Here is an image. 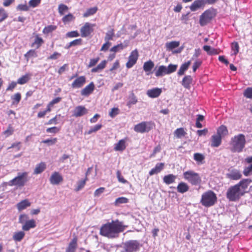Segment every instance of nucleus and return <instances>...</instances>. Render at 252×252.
<instances>
[{"label": "nucleus", "mask_w": 252, "mask_h": 252, "mask_svg": "<svg viewBox=\"0 0 252 252\" xmlns=\"http://www.w3.org/2000/svg\"><path fill=\"white\" fill-rule=\"evenodd\" d=\"M221 143V137L217 134L212 136L211 146L212 147H218Z\"/></svg>", "instance_id": "obj_18"}, {"label": "nucleus", "mask_w": 252, "mask_h": 252, "mask_svg": "<svg viewBox=\"0 0 252 252\" xmlns=\"http://www.w3.org/2000/svg\"><path fill=\"white\" fill-rule=\"evenodd\" d=\"M97 10V7H93L88 9L86 12L84 13L83 16L84 17H87L90 15H94L95 14Z\"/></svg>", "instance_id": "obj_41"}, {"label": "nucleus", "mask_w": 252, "mask_h": 252, "mask_svg": "<svg viewBox=\"0 0 252 252\" xmlns=\"http://www.w3.org/2000/svg\"><path fill=\"white\" fill-rule=\"evenodd\" d=\"M119 113V109L118 108H113L109 113V116L111 118H114Z\"/></svg>", "instance_id": "obj_56"}, {"label": "nucleus", "mask_w": 252, "mask_h": 252, "mask_svg": "<svg viewBox=\"0 0 252 252\" xmlns=\"http://www.w3.org/2000/svg\"><path fill=\"white\" fill-rule=\"evenodd\" d=\"M102 127V125L101 124H97L95 125L94 126L91 127L90 129L88 131H86L85 132V134H91L93 132H95L100 129V128Z\"/></svg>", "instance_id": "obj_39"}, {"label": "nucleus", "mask_w": 252, "mask_h": 252, "mask_svg": "<svg viewBox=\"0 0 252 252\" xmlns=\"http://www.w3.org/2000/svg\"><path fill=\"white\" fill-rule=\"evenodd\" d=\"M180 45L179 41H173L169 42H167L165 44L166 48L168 50H172L178 47Z\"/></svg>", "instance_id": "obj_35"}, {"label": "nucleus", "mask_w": 252, "mask_h": 252, "mask_svg": "<svg viewBox=\"0 0 252 252\" xmlns=\"http://www.w3.org/2000/svg\"><path fill=\"white\" fill-rule=\"evenodd\" d=\"M31 76V74L28 73L23 75L18 79L17 83L21 85L26 83L30 79Z\"/></svg>", "instance_id": "obj_36"}, {"label": "nucleus", "mask_w": 252, "mask_h": 252, "mask_svg": "<svg viewBox=\"0 0 252 252\" xmlns=\"http://www.w3.org/2000/svg\"><path fill=\"white\" fill-rule=\"evenodd\" d=\"M126 148V141L124 139H122L115 144L114 150L116 151H123Z\"/></svg>", "instance_id": "obj_26"}, {"label": "nucleus", "mask_w": 252, "mask_h": 252, "mask_svg": "<svg viewBox=\"0 0 252 252\" xmlns=\"http://www.w3.org/2000/svg\"><path fill=\"white\" fill-rule=\"evenodd\" d=\"M191 63V61H189L184 63L182 64L180 67V69L178 72V74L179 76L183 75L185 72L188 69Z\"/></svg>", "instance_id": "obj_30"}, {"label": "nucleus", "mask_w": 252, "mask_h": 252, "mask_svg": "<svg viewBox=\"0 0 252 252\" xmlns=\"http://www.w3.org/2000/svg\"><path fill=\"white\" fill-rule=\"evenodd\" d=\"M162 92L161 89L155 88L152 89L148 90L147 91V95L151 98H156L159 96Z\"/></svg>", "instance_id": "obj_15"}, {"label": "nucleus", "mask_w": 252, "mask_h": 252, "mask_svg": "<svg viewBox=\"0 0 252 252\" xmlns=\"http://www.w3.org/2000/svg\"><path fill=\"white\" fill-rule=\"evenodd\" d=\"M81 41L82 40L80 38L75 39L73 41L69 43L68 45H66L65 48L66 49H69L71 46L79 45L81 44Z\"/></svg>", "instance_id": "obj_47"}, {"label": "nucleus", "mask_w": 252, "mask_h": 252, "mask_svg": "<svg viewBox=\"0 0 252 252\" xmlns=\"http://www.w3.org/2000/svg\"><path fill=\"white\" fill-rule=\"evenodd\" d=\"M229 178L232 180H238L241 178V174L238 171H233L227 174Z\"/></svg>", "instance_id": "obj_37"}, {"label": "nucleus", "mask_w": 252, "mask_h": 252, "mask_svg": "<svg viewBox=\"0 0 252 252\" xmlns=\"http://www.w3.org/2000/svg\"><path fill=\"white\" fill-rule=\"evenodd\" d=\"M86 82V78L81 76L76 78L71 84L73 88H79L82 87Z\"/></svg>", "instance_id": "obj_13"}, {"label": "nucleus", "mask_w": 252, "mask_h": 252, "mask_svg": "<svg viewBox=\"0 0 252 252\" xmlns=\"http://www.w3.org/2000/svg\"><path fill=\"white\" fill-rule=\"evenodd\" d=\"M178 67L177 64H170L168 66H166V72L167 74H170L175 72Z\"/></svg>", "instance_id": "obj_43"}, {"label": "nucleus", "mask_w": 252, "mask_h": 252, "mask_svg": "<svg viewBox=\"0 0 252 252\" xmlns=\"http://www.w3.org/2000/svg\"><path fill=\"white\" fill-rule=\"evenodd\" d=\"M193 157L194 160L196 161L201 162L204 159V156L199 153H195Z\"/></svg>", "instance_id": "obj_57"}, {"label": "nucleus", "mask_w": 252, "mask_h": 252, "mask_svg": "<svg viewBox=\"0 0 252 252\" xmlns=\"http://www.w3.org/2000/svg\"><path fill=\"white\" fill-rule=\"evenodd\" d=\"M252 182V180L250 179H245L241 180L238 184H236L238 185L239 189L243 192V194L246 192L245 190L247 189L249 185Z\"/></svg>", "instance_id": "obj_14"}, {"label": "nucleus", "mask_w": 252, "mask_h": 252, "mask_svg": "<svg viewBox=\"0 0 252 252\" xmlns=\"http://www.w3.org/2000/svg\"><path fill=\"white\" fill-rule=\"evenodd\" d=\"M252 171V163L248 167H246L243 171V173L246 176H248Z\"/></svg>", "instance_id": "obj_64"}, {"label": "nucleus", "mask_w": 252, "mask_h": 252, "mask_svg": "<svg viewBox=\"0 0 252 252\" xmlns=\"http://www.w3.org/2000/svg\"><path fill=\"white\" fill-rule=\"evenodd\" d=\"M114 31L113 29H111L108 31L106 33L104 37V40L105 41H109L112 40L114 36Z\"/></svg>", "instance_id": "obj_42"}, {"label": "nucleus", "mask_w": 252, "mask_h": 252, "mask_svg": "<svg viewBox=\"0 0 252 252\" xmlns=\"http://www.w3.org/2000/svg\"><path fill=\"white\" fill-rule=\"evenodd\" d=\"M205 4L204 0H195L191 4L189 8L192 11H195L202 6H203Z\"/></svg>", "instance_id": "obj_17"}, {"label": "nucleus", "mask_w": 252, "mask_h": 252, "mask_svg": "<svg viewBox=\"0 0 252 252\" xmlns=\"http://www.w3.org/2000/svg\"><path fill=\"white\" fill-rule=\"evenodd\" d=\"M28 181V172H18L16 177L8 182V185L9 186H15L17 187H22Z\"/></svg>", "instance_id": "obj_4"}, {"label": "nucleus", "mask_w": 252, "mask_h": 252, "mask_svg": "<svg viewBox=\"0 0 252 252\" xmlns=\"http://www.w3.org/2000/svg\"><path fill=\"white\" fill-rule=\"evenodd\" d=\"M49 181L52 185H58L63 181V178L59 172H54L51 175Z\"/></svg>", "instance_id": "obj_12"}, {"label": "nucleus", "mask_w": 252, "mask_h": 252, "mask_svg": "<svg viewBox=\"0 0 252 252\" xmlns=\"http://www.w3.org/2000/svg\"><path fill=\"white\" fill-rule=\"evenodd\" d=\"M163 163H158L155 167L152 169L149 172V175L152 176L159 173L164 168Z\"/></svg>", "instance_id": "obj_19"}, {"label": "nucleus", "mask_w": 252, "mask_h": 252, "mask_svg": "<svg viewBox=\"0 0 252 252\" xmlns=\"http://www.w3.org/2000/svg\"><path fill=\"white\" fill-rule=\"evenodd\" d=\"M68 9V7L63 4H60L58 7L59 13L61 15L64 14V12L67 11Z\"/></svg>", "instance_id": "obj_46"}, {"label": "nucleus", "mask_w": 252, "mask_h": 252, "mask_svg": "<svg viewBox=\"0 0 252 252\" xmlns=\"http://www.w3.org/2000/svg\"><path fill=\"white\" fill-rule=\"evenodd\" d=\"M127 46V45H124L123 43L119 44L117 45H115L113 46L112 48H111L110 51L116 53L118 52H120V51L123 50L124 48H125Z\"/></svg>", "instance_id": "obj_38"}, {"label": "nucleus", "mask_w": 252, "mask_h": 252, "mask_svg": "<svg viewBox=\"0 0 252 252\" xmlns=\"http://www.w3.org/2000/svg\"><path fill=\"white\" fill-rule=\"evenodd\" d=\"M29 6L27 5L26 3L20 4L17 6L16 9L18 11H27L29 10Z\"/></svg>", "instance_id": "obj_49"}, {"label": "nucleus", "mask_w": 252, "mask_h": 252, "mask_svg": "<svg viewBox=\"0 0 252 252\" xmlns=\"http://www.w3.org/2000/svg\"><path fill=\"white\" fill-rule=\"evenodd\" d=\"M192 78L190 75L185 76L182 81V85L184 88L189 89L190 88V84L192 83Z\"/></svg>", "instance_id": "obj_21"}, {"label": "nucleus", "mask_w": 252, "mask_h": 252, "mask_svg": "<svg viewBox=\"0 0 252 252\" xmlns=\"http://www.w3.org/2000/svg\"><path fill=\"white\" fill-rule=\"evenodd\" d=\"M137 102V99L136 96H135L134 94H132L129 97V100L127 103V106L130 107L131 105L136 104Z\"/></svg>", "instance_id": "obj_45"}, {"label": "nucleus", "mask_w": 252, "mask_h": 252, "mask_svg": "<svg viewBox=\"0 0 252 252\" xmlns=\"http://www.w3.org/2000/svg\"><path fill=\"white\" fill-rule=\"evenodd\" d=\"M154 63L151 60L145 62L143 64V69L146 72H150L154 67Z\"/></svg>", "instance_id": "obj_32"}, {"label": "nucleus", "mask_w": 252, "mask_h": 252, "mask_svg": "<svg viewBox=\"0 0 252 252\" xmlns=\"http://www.w3.org/2000/svg\"><path fill=\"white\" fill-rule=\"evenodd\" d=\"M107 61L105 60L102 61L99 64H98L96 67H94L92 69L91 72H99L102 70L106 66Z\"/></svg>", "instance_id": "obj_29"}, {"label": "nucleus", "mask_w": 252, "mask_h": 252, "mask_svg": "<svg viewBox=\"0 0 252 252\" xmlns=\"http://www.w3.org/2000/svg\"><path fill=\"white\" fill-rule=\"evenodd\" d=\"M138 58V53L136 49L132 51L129 57L128 62L126 63L127 68H131L136 63Z\"/></svg>", "instance_id": "obj_9"}, {"label": "nucleus", "mask_w": 252, "mask_h": 252, "mask_svg": "<svg viewBox=\"0 0 252 252\" xmlns=\"http://www.w3.org/2000/svg\"><path fill=\"white\" fill-rule=\"evenodd\" d=\"M141 245L138 240H130L122 244V247L126 252H137Z\"/></svg>", "instance_id": "obj_7"}, {"label": "nucleus", "mask_w": 252, "mask_h": 252, "mask_svg": "<svg viewBox=\"0 0 252 252\" xmlns=\"http://www.w3.org/2000/svg\"><path fill=\"white\" fill-rule=\"evenodd\" d=\"M46 165L45 162H41L36 165L33 171L34 174H39L43 172L46 169Z\"/></svg>", "instance_id": "obj_24"}, {"label": "nucleus", "mask_w": 252, "mask_h": 252, "mask_svg": "<svg viewBox=\"0 0 252 252\" xmlns=\"http://www.w3.org/2000/svg\"><path fill=\"white\" fill-rule=\"evenodd\" d=\"M36 53L33 50H30L26 54H25V57L27 58V60L32 57H36Z\"/></svg>", "instance_id": "obj_62"}, {"label": "nucleus", "mask_w": 252, "mask_h": 252, "mask_svg": "<svg viewBox=\"0 0 252 252\" xmlns=\"http://www.w3.org/2000/svg\"><path fill=\"white\" fill-rule=\"evenodd\" d=\"M186 134V132L183 128H179L175 130L174 131V135L178 138H181L184 137Z\"/></svg>", "instance_id": "obj_40"}, {"label": "nucleus", "mask_w": 252, "mask_h": 252, "mask_svg": "<svg viewBox=\"0 0 252 252\" xmlns=\"http://www.w3.org/2000/svg\"><path fill=\"white\" fill-rule=\"evenodd\" d=\"M147 126L145 122H142L135 126L134 130L137 132L144 133L147 130Z\"/></svg>", "instance_id": "obj_25"}, {"label": "nucleus", "mask_w": 252, "mask_h": 252, "mask_svg": "<svg viewBox=\"0 0 252 252\" xmlns=\"http://www.w3.org/2000/svg\"><path fill=\"white\" fill-rule=\"evenodd\" d=\"M244 95L248 98H252V88H248L245 91Z\"/></svg>", "instance_id": "obj_55"}, {"label": "nucleus", "mask_w": 252, "mask_h": 252, "mask_svg": "<svg viewBox=\"0 0 252 252\" xmlns=\"http://www.w3.org/2000/svg\"><path fill=\"white\" fill-rule=\"evenodd\" d=\"M99 60V58H98V57L90 59L89 63L88 65V67L90 68V67H92L94 66L98 63Z\"/></svg>", "instance_id": "obj_58"}, {"label": "nucleus", "mask_w": 252, "mask_h": 252, "mask_svg": "<svg viewBox=\"0 0 252 252\" xmlns=\"http://www.w3.org/2000/svg\"><path fill=\"white\" fill-rule=\"evenodd\" d=\"M246 141L245 136L243 134H239L231 139V151L235 153L242 152Z\"/></svg>", "instance_id": "obj_2"}, {"label": "nucleus", "mask_w": 252, "mask_h": 252, "mask_svg": "<svg viewBox=\"0 0 252 252\" xmlns=\"http://www.w3.org/2000/svg\"><path fill=\"white\" fill-rule=\"evenodd\" d=\"M217 197L216 194L212 190L205 192L202 195L200 203L206 207L213 206L217 202Z\"/></svg>", "instance_id": "obj_3"}, {"label": "nucleus", "mask_w": 252, "mask_h": 252, "mask_svg": "<svg viewBox=\"0 0 252 252\" xmlns=\"http://www.w3.org/2000/svg\"><path fill=\"white\" fill-rule=\"evenodd\" d=\"M177 178V176L172 174L164 176L163 178V182L166 185H169L174 183Z\"/></svg>", "instance_id": "obj_22"}, {"label": "nucleus", "mask_w": 252, "mask_h": 252, "mask_svg": "<svg viewBox=\"0 0 252 252\" xmlns=\"http://www.w3.org/2000/svg\"><path fill=\"white\" fill-rule=\"evenodd\" d=\"M74 18V17L73 15L72 14L69 13V14L64 16L63 18L62 21L64 23H67V22H69L72 21Z\"/></svg>", "instance_id": "obj_52"}, {"label": "nucleus", "mask_w": 252, "mask_h": 252, "mask_svg": "<svg viewBox=\"0 0 252 252\" xmlns=\"http://www.w3.org/2000/svg\"><path fill=\"white\" fill-rule=\"evenodd\" d=\"M56 29V26H53V25H50V26H48L45 27L43 29V32L44 33H49L54 31V30H55Z\"/></svg>", "instance_id": "obj_53"}, {"label": "nucleus", "mask_w": 252, "mask_h": 252, "mask_svg": "<svg viewBox=\"0 0 252 252\" xmlns=\"http://www.w3.org/2000/svg\"><path fill=\"white\" fill-rule=\"evenodd\" d=\"M128 199L125 197H121L117 198L115 201V205L117 206L121 204H125L127 203Z\"/></svg>", "instance_id": "obj_44"}, {"label": "nucleus", "mask_w": 252, "mask_h": 252, "mask_svg": "<svg viewBox=\"0 0 252 252\" xmlns=\"http://www.w3.org/2000/svg\"><path fill=\"white\" fill-rule=\"evenodd\" d=\"M77 247V239L74 238L69 244L68 247L66 250V252H75Z\"/></svg>", "instance_id": "obj_31"}, {"label": "nucleus", "mask_w": 252, "mask_h": 252, "mask_svg": "<svg viewBox=\"0 0 252 252\" xmlns=\"http://www.w3.org/2000/svg\"><path fill=\"white\" fill-rule=\"evenodd\" d=\"M126 225L124 224L123 221L118 220H112L103 224L100 229V234L108 238H117L119 236V234L124 231Z\"/></svg>", "instance_id": "obj_1"}, {"label": "nucleus", "mask_w": 252, "mask_h": 252, "mask_svg": "<svg viewBox=\"0 0 252 252\" xmlns=\"http://www.w3.org/2000/svg\"><path fill=\"white\" fill-rule=\"evenodd\" d=\"M94 25L90 23L87 22L83 26L80 32L81 33V36L83 37H86L90 35V34L93 32V27Z\"/></svg>", "instance_id": "obj_10"}, {"label": "nucleus", "mask_w": 252, "mask_h": 252, "mask_svg": "<svg viewBox=\"0 0 252 252\" xmlns=\"http://www.w3.org/2000/svg\"><path fill=\"white\" fill-rule=\"evenodd\" d=\"M14 132V129L11 125H9L8 128L3 132V134L6 136H9L12 134Z\"/></svg>", "instance_id": "obj_60"}, {"label": "nucleus", "mask_w": 252, "mask_h": 252, "mask_svg": "<svg viewBox=\"0 0 252 252\" xmlns=\"http://www.w3.org/2000/svg\"><path fill=\"white\" fill-rule=\"evenodd\" d=\"M25 235V233L24 231H19L14 233L13 235V239L15 241L20 242L21 241Z\"/></svg>", "instance_id": "obj_34"}, {"label": "nucleus", "mask_w": 252, "mask_h": 252, "mask_svg": "<svg viewBox=\"0 0 252 252\" xmlns=\"http://www.w3.org/2000/svg\"><path fill=\"white\" fill-rule=\"evenodd\" d=\"M11 98L14 100L13 102V103L14 104L16 102L17 104L21 100V94L19 93L15 94L14 95L12 96Z\"/></svg>", "instance_id": "obj_59"}, {"label": "nucleus", "mask_w": 252, "mask_h": 252, "mask_svg": "<svg viewBox=\"0 0 252 252\" xmlns=\"http://www.w3.org/2000/svg\"><path fill=\"white\" fill-rule=\"evenodd\" d=\"M94 85L93 82H91L81 91V94L83 96H88L94 91Z\"/></svg>", "instance_id": "obj_16"}, {"label": "nucleus", "mask_w": 252, "mask_h": 252, "mask_svg": "<svg viewBox=\"0 0 252 252\" xmlns=\"http://www.w3.org/2000/svg\"><path fill=\"white\" fill-rule=\"evenodd\" d=\"M28 220V216L26 214L20 215L19 218V222L24 224Z\"/></svg>", "instance_id": "obj_50"}, {"label": "nucleus", "mask_w": 252, "mask_h": 252, "mask_svg": "<svg viewBox=\"0 0 252 252\" xmlns=\"http://www.w3.org/2000/svg\"><path fill=\"white\" fill-rule=\"evenodd\" d=\"M72 115L75 117H80L88 113V110L85 106L79 105L74 109Z\"/></svg>", "instance_id": "obj_11"}, {"label": "nucleus", "mask_w": 252, "mask_h": 252, "mask_svg": "<svg viewBox=\"0 0 252 252\" xmlns=\"http://www.w3.org/2000/svg\"><path fill=\"white\" fill-rule=\"evenodd\" d=\"M36 226L35 221L32 219L28 220L22 226V229L24 231H28L31 228H33Z\"/></svg>", "instance_id": "obj_20"}, {"label": "nucleus", "mask_w": 252, "mask_h": 252, "mask_svg": "<svg viewBox=\"0 0 252 252\" xmlns=\"http://www.w3.org/2000/svg\"><path fill=\"white\" fill-rule=\"evenodd\" d=\"M57 142V138H54L47 139L42 141V143L48 144V146H51L55 144Z\"/></svg>", "instance_id": "obj_48"}, {"label": "nucleus", "mask_w": 252, "mask_h": 252, "mask_svg": "<svg viewBox=\"0 0 252 252\" xmlns=\"http://www.w3.org/2000/svg\"><path fill=\"white\" fill-rule=\"evenodd\" d=\"M184 179L193 186H198L201 183L199 175L192 170H188L183 173Z\"/></svg>", "instance_id": "obj_6"}, {"label": "nucleus", "mask_w": 252, "mask_h": 252, "mask_svg": "<svg viewBox=\"0 0 252 252\" xmlns=\"http://www.w3.org/2000/svg\"><path fill=\"white\" fill-rule=\"evenodd\" d=\"M215 14L213 10L208 9L205 11L200 16L199 24L204 26L208 24L215 17Z\"/></svg>", "instance_id": "obj_8"}, {"label": "nucleus", "mask_w": 252, "mask_h": 252, "mask_svg": "<svg viewBox=\"0 0 252 252\" xmlns=\"http://www.w3.org/2000/svg\"><path fill=\"white\" fill-rule=\"evenodd\" d=\"M41 0H30L29 2V7L34 8L37 7L41 2Z\"/></svg>", "instance_id": "obj_51"}, {"label": "nucleus", "mask_w": 252, "mask_h": 252, "mask_svg": "<svg viewBox=\"0 0 252 252\" xmlns=\"http://www.w3.org/2000/svg\"><path fill=\"white\" fill-rule=\"evenodd\" d=\"M177 189L179 192L184 193L189 190V187L186 183L181 182L178 184Z\"/></svg>", "instance_id": "obj_27"}, {"label": "nucleus", "mask_w": 252, "mask_h": 252, "mask_svg": "<svg viewBox=\"0 0 252 252\" xmlns=\"http://www.w3.org/2000/svg\"><path fill=\"white\" fill-rule=\"evenodd\" d=\"M217 134L220 135L221 138L227 135L228 130L227 127L224 125H221L217 129Z\"/></svg>", "instance_id": "obj_33"}, {"label": "nucleus", "mask_w": 252, "mask_h": 252, "mask_svg": "<svg viewBox=\"0 0 252 252\" xmlns=\"http://www.w3.org/2000/svg\"><path fill=\"white\" fill-rule=\"evenodd\" d=\"M31 205V203L27 199H25L17 204V207L19 211H21Z\"/></svg>", "instance_id": "obj_28"}, {"label": "nucleus", "mask_w": 252, "mask_h": 252, "mask_svg": "<svg viewBox=\"0 0 252 252\" xmlns=\"http://www.w3.org/2000/svg\"><path fill=\"white\" fill-rule=\"evenodd\" d=\"M112 43L109 41H105V43L103 44L102 46L100 51L106 52L108 50L110 46L111 45Z\"/></svg>", "instance_id": "obj_61"}, {"label": "nucleus", "mask_w": 252, "mask_h": 252, "mask_svg": "<svg viewBox=\"0 0 252 252\" xmlns=\"http://www.w3.org/2000/svg\"><path fill=\"white\" fill-rule=\"evenodd\" d=\"M166 71V66L162 65H160L157 70L155 69V74L156 77H161L167 74Z\"/></svg>", "instance_id": "obj_23"}, {"label": "nucleus", "mask_w": 252, "mask_h": 252, "mask_svg": "<svg viewBox=\"0 0 252 252\" xmlns=\"http://www.w3.org/2000/svg\"><path fill=\"white\" fill-rule=\"evenodd\" d=\"M244 194L238 185L230 187L227 191L226 197L231 201H236Z\"/></svg>", "instance_id": "obj_5"}, {"label": "nucleus", "mask_w": 252, "mask_h": 252, "mask_svg": "<svg viewBox=\"0 0 252 252\" xmlns=\"http://www.w3.org/2000/svg\"><path fill=\"white\" fill-rule=\"evenodd\" d=\"M87 180V178L86 177V178L84 180L79 181L77 183V187L76 189V190L79 191V190L82 189L84 187Z\"/></svg>", "instance_id": "obj_54"}, {"label": "nucleus", "mask_w": 252, "mask_h": 252, "mask_svg": "<svg viewBox=\"0 0 252 252\" xmlns=\"http://www.w3.org/2000/svg\"><path fill=\"white\" fill-rule=\"evenodd\" d=\"M117 177L118 179V181L122 183L125 184L127 183V181L125 180L124 177L121 175V173L120 171L118 170L116 173Z\"/></svg>", "instance_id": "obj_63"}]
</instances>
